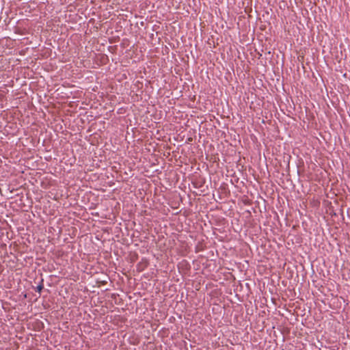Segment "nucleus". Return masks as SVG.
I'll return each instance as SVG.
<instances>
[{"label": "nucleus", "instance_id": "1", "mask_svg": "<svg viewBox=\"0 0 350 350\" xmlns=\"http://www.w3.org/2000/svg\"><path fill=\"white\" fill-rule=\"evenodd\" d=\"M37 288H38V292H40V291L42 290V286H38L37 287Z\"/></svg>", "mask_w": 350, "mask_h": 350}]
</instances>
